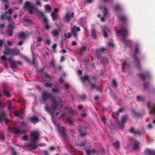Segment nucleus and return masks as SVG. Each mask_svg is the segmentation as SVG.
I'll return each mask as SVG.
<instances>
[{
	"mask_svg": "<svg viewBox=\"0 0 155 155\" xmlns=\"http://www.w3.org/2000/svg\"><path fill=\"white\" fill-rule=\"evenodd\" d=\"M42 97L43 102H45L48 99H50L53 101V104L51 107H49L46 103H45V110L51 114H54L56 109L59 110L62 107L63 101L61 99L53 96L51 94L46 91L42 93Z\"/></svg>",
	"mask_w": 155,
	"mask_h": 155,
	"instance_id": "1",
	"label": "nucleus"
},
{
	"mask_svg": "<svg viewBox=\"0 0 155 155\" xmlns=\"http://www.w3.org/2000/svg\"><path fill=\"white\" fill-rule=\"evenodd\" d=\"M31 140L26 146L31 148L32 149H35L37 148L38 145L36 142L39 137V133L38 131H33L31 133Z\"/></svg>",
	"mask_w": 155,
	"mask_h": 155,
	"instance_id": "2",
	"label": "nucleus"
},
{
	"mask_svg": "<svg viewBox=\"0 0 155 155\" xmlns=\"http://www.w3.org/2000/svg\"><path fill=\"white\" fill-rule=\"evenodd\" d=\"M116 32L117 35L121 34L122 36V39L126 45L130 46L131 44V41L130 40L127 39L126 38L128 35L127 30L124 28H122L120 29L116 30Z\"/></svg>",
	"mask_w": 155,
	"mask_h": 155,
	"instance_id": "3",
	"label": "nucleus"
},
{
	"mask_svg": "<svg viewBox=\"0 0 155 155\" xmlns=\"http://www.w3.org/2000/svg\"><path fill=\"white\" fill-rule=\"evenodd\" d=\"M81 81L83 83H84L86 81H87L91 86V88L92 89H95L96 91L99 90V88L97 87L95 84H92L91 82L89 80V78L88 75H84L81 77Z\"/></svg>",
	"mask_w": 155,
	"mask_h": 155,
	"instance_id": "4",
	"label": "nucleus"
},
{
	"mask_svg": "<svg viewBox=\"0 0 155 155\" xmlns=\"http://www.w3.org/2000/svg\"><path fill=\"white\" fill-rule=\"evenodd\" d=\"M34 8V5L29 1L25 2L24 6V8L27 9L28 13L31 15L33 14Z\"/></svg>",
	"mask_w": 155,
	"mask_h": 155,
	"instance_id": "5",
	"label": "nucleus"
},
{
	"mask_svg": "<svg viewBox=\"0 0 155 155\" xmlns=\"http://www.w3.org/2000/svg\"><path fill=\"white\" fill-rule=\"evenodd\" d=\"M8 131L11 133L15 134L18 135L21 134L23 133L26 134V132L25 131H22L15 127H8Z\"/></svg>",
	"mask_w": 155,
	"mask_h": 155,
	"instance_id": "6",
	"label": "nucleus"
},
{
	"mask_svg": "<svg viewBox=\"0 0 155 155\" xmlns=\"http://www.w3.org/2000/svg\"><path fill=\"white\" fill-rule=\"evenodd\" d=\"M139 52V48L137 46H135L134 48V52L135 54L134 55V62L136 64V67L138 68H140V61L137 57L136 56L135 54H138Z\"/></svg>",
	"mask_w": 155,
	"mask_h": 155,
	"instance_id": "7",
	"label": "nucleus"
},
{
	"mask_svg": "<svg viewBox=\"0 0 155 155\" xmlns=\"http://www.w3.org/2000/svg\"><path fill=\"white\" fill-rule=\"evenodd\" d=\"M80 31V29L79 27H76L75 26L71 28V34L76 39H77L78 37V34L76 31Z\"/></svg>",
	"mask_w": 155,
	"mask_h": 155,
	"instance_id": "8",
	"label": "nucleus"
},
{
	"mask_svg": "<svg viewBox=\"0 0 155 155\" xmlns=\"http://www.w3.org/2000/svg\"><path fill=\"white\" fill-rule=\"evenodd\" d=\"M74 12H72L71 14L70 12H67L64 17V19L65 22L69 23L71 20V18L74 17Z\"/></svg>",
	"mask_w": 155,
	"mask_h": 155,
	"instance_id": "9",
	"label": "nucleus"
},
{
	"mask_svg": "<svg viewBox=\"0 0 155 155\" xmlns=\"http://www.w3.org/2000/svg\"><path fill=\"white\" fill-rule=\"evenodd\" d=\"M127 115H125L123 116L122 117V119L121 122L118 121V125L120 126V127L123 129L124 127V123L127 121Z\"/></svg>",
	"mask_w": 155,
	"mask_h": 155,
	"instance_id": "10",
	"label": "nucleus"
},
{
	"mask_svg": "<svg viewBox=\"0 0 155 155\" xmlns=\"http://www.w3.org/2000/svg\"><path fill=\"white\" fill-rule=\"evenodd\" d=\"M129 132L132 134H134L135 135H138V136H140L141 135H143L144 133V132L143 131L140 132L139 131H136L132 127L129 130Z\"/></svg>",
	"mask_w": 155,
	"mask_h": 155,
	"instance_id": "11",
	"label": "nucleus"
},
{
	"mask_svg": "<svg viewBox=\"0 0 155 155\" xmlns=\"http://www.w3.org/2000/svg\"><path fill=\"white\" fill-rule=\"evenodd\" d=\"M30 34L28 32H21L19 33V37L21 39H25L26 37L30 35Z\"/></svg>",
	"mask_w": 155,
	"mask_h": 155,
	"instance_id": "12",
	"label": "nucleus"
},
{
	"mask_svg": "<svg viewBox=\"0 0 155 155\" xmlns=\"http://www.w3.org/2000/svg\"><path fill=\"white\" fill-rule=\"evenodd\" d=\"M13 11L12 9L11 8L9 9L8 10L5 12L4 14H2L0 17V19L3 20L5 19V18L6 17V15L7 14H8L9 15H11L12 14Z\"/></svg>",
	"mask_w": 155,
	"mask_h": 155,
	"instance_id": "13",
	"label": "nucleus"
},
{
	"mask_svg": "<svg viewBox=\"0 0 155 155\" xmlns=\"http://www.w3.org/2000/svg\"><path fill=\"white\" fill-rule=\"evenodd\" d=\"M138 76L142 80L145 81L146 77H150V74L148 72H147L145 74H138Z\"/></svg>",
	"mask_w": 155,
	"mask_h": 155,
	"instance_id": "14",
	"label": "nucleus"
},
{
	"mask_svg": "<svg viewBox=\"0 0 155 155\" xmlns=\"http://www.w3.org/2000/svg\"><path fill=\"white\" fill-rule=\"evenodd\" d=\"M144 154L145 155H155V151L147 149L144 151Z\"/></svg>",
	"mask_w": 155,
	"mask_h": 155,
	"instance_id": "15",
	"label": "nucleus"
},
{
	"mask_svg": "<svg viewBox=\"0 0 155 155\" xmlns=\"http://www.w3.org/2000/svg\"><path fill=\"white\" fill-rule=\"evenodd\" d=\"M28 120L30 121L31 122L35 124L37 123L39 121V119L36 116L32 117H29L28 119Z\"/></svg>",
	"mask_w": 155,
	"mask_h": 155,
	"instance_id": "16",
	"label": "nucleus"
},
{
	"mask_svg": "<svg viewBox=\"0 0 155 155\" xmlns=\"http://www.w3.org/2000/svg\"><path fill=\"white\" fill-rule=\"evenodd\" d=\"M86 46H83L79 49L78 51V53L80 55H82L84 53L86 52Z\"/></svg>",
	"mask_w": 155,
	"mask_h": 155,
	"instance_id": "17",
	"label": "nucleus"
},
{
	"mask_svg": "<svg viewBox=\"0 0 155 155\" xmlns=\"http://www.w3.org/2000/svg\"><path fill=\"white\" fill-rule=\"evenodd\" d=\"M9 62L10 64V67L12 68H14L17 67V65L16 62L12 61L11 58L9 59Z\"/></svg>",
	"mask_w": 155,
	"mask_h": 155,
	"instance_id": "18",
	"label": "nucleus"
},
{
	"mask_svg": "<svg viewBox=\"0 0 155 155\" xmlns=\"http://www.w3.org/2000/svg\"><path fill=\"white\" fill-rule=\"evenodd\" d=\"M60 28L58 29H54L51 32V34L54 37H57L59 35V31Z\"/></svg>",
	"mask_w": 155,
	"mask_h": 155,
	"instance_id": "19",
	"label": "nucleus"
},
{
	"mask_svg": "<svg viewBox=\"0 0 155 155\" xmlns=\"http://www.w3.org/2000/svg\"><path fill=\"white\" fill-rule=\"evenodd\" d=\"M139 145V143L136 140H134V143L133 146V149L134 150H137Z\"/></svg>",
	"mask_w": 155,
	"mask_h": 155,
	"instance_id": "20",
	"label": "nucleus"
},
{
	"mask_svg": "<svg viewBox=\"0 0 155 155\" xmlns=\"http://www.w3.org/2000/svg\"><path fill=\"white\" fill-rule=\"evenodd\" d=\"M43 22L44 23L45 25V28L46 30H48L50 26L48 24V21L46 18H44L43 20Z\"/></svg>",
	"mask_w": 155,
	"mask_h": 155,
	"instance_id": "21",
	"label": "nucleus"
},
{
	"mask_svg": "<svg viewBox=\"0 0 155 155\" xmlns=\"http://www.w3.org/2000/svg\"><path fill=\"white\" fill-rule=\"evenodd\" d=\"M86 152L87 153V155H91L93 154H94L95 151V150L94 149H93L91 150H90L86 148H85Z\"/></svg>",
	"mask_w": 155,
	"mask_h": 155,
	"instance_id": "22",
	"label": "nucleus"
},
{
	"mask_svg": "<svg viewBox=\"0 0 155 155\" xmlns=\"http://www.w3.org/2000/svg\"><path fill=\"white\" fill-rule=\"evenodd\" d=\"M12 49L10 48H5L3 52L5 54H12Z\"/></svg>",
	"mask_w": 155,
	"mask_h": 155,
	"instance_id": "23",
	"label": "nucleus"
},
{
	"mask_svg": "<svg viewBox=\"0 0 155 155\" xmlns=\"http://www.w3.org/2000/svg\"><path fill=\"white\" fill-rule=\"evenodd\" d=\"M97 77L95 76H92L89 79L92 84H95L96 85Z\"/></svg>",
	"mask_w": 155,
	"mask_h": 155,
	"instance_id": "24",
	"label": "nucleus"
},
{
	"mask_svg": "<svg viewBox=\"0 0 155 155\" xmlns=\"http://www.w3.org/2000/svg\"><path fill=\"white\" fill-rule=\"evenodd\" d=\"M13 31L14 30L8 29L6 31V33L8 36L12 37L13 35Z\"/></svg>",
	"mask_w": 155,
	"mask_h": 155,
	"instance_id": "25",
	"label": "nucleus"
},
{
	"mask_svg": "<svg viewBox=\"0 0 155 155\" xmlns=\"http://www.w3.org/2000/svg\"><path fill=\"white\" fill-rule=\"evenodd\" d=\"M58 130L60 135H61L62 137L66 138L67 137L66 134L62 131L60 127H59Z\"/></svg>",
	"mask_w": 155,
	"mask_h": 155,
	"instance_id": "26",
	"label": "nucleus"
},
{
	"mask_svg": "<svg viewBox=\"0 0 155 155\" xmlns=\"http://www.w3.org/2000/svg\"><path fill=\"white\" fill-rule=\"evenodd\" d=\"M51 15L54 21L57 20L58 17V15L54 12H52L51 14Z\"/></svg>",
	"mask_w": 155,
	"mask_h": 155,
	"instance_id": "27",
	"label": "nucleus"
},
{
	"mask_svg": "<svg viewBox=\"0 0 155 155\" xmlns=\"http://www.w3.org/2000/svg\"><path fill=\"white\" fill-rule=\"evenodd\" d=\"M91 35L92 38L94 39H96V31L94 29L92 30Z\"/></svg>",
	"mask_w": 155,
	"mask_h": 155,
	"instance_id": "28",
	"label": "nucleus"
},
{
	"mask_svg": "<svg viewBox=\"0 0 155 155\" xmlns=\"http://www.w3.org/2000/svg\"><path fill=\"white\" fill-rule=\"evenodd\" d=\"M12 54L13 55H19L20 54V51L16 49H12Z\"/></svg>",
	"mask_w": 155,
	"mask_h": 155,
	"instance_id": "29",
	"label": "nucleus"
},
{
	"mask_svg": "<svg viewBox=\"0 0 155 155\" xmlns=\"http://www.w3.org/2000/svg\"><path fill=\"white\" fill-rule=\"evenodd\" d=\"M113 145L117 149L120 148V144L119 141H116L113 143Z\"/></svg>",
	"mask_w": 155,
	"mask_h": 155,
	"instance_id": "30",
	"label": "nucleus"
},
{
	"mask_svg": "<svg viewBox=\"0 0 155 155\" xmlns=\"http://www.w3.org/2000/svg\"><path fill=\"white\" fill-rule=\"evenodd\" d=\"M105 50V49H104V48H100V49H98V50H96V53H97V57L98 58L100 56V54L98 53V51L101 52H103Z\"/></svg>",
	"mask_w": 155,
	"mask_h": 155,
	"instance_id": "31",
	"label": "nucleus"
},
{
	"mask_svg": "<svg viewBox=\"0 0 155 155\" xmlns=\"http://www.w3.org/2000/svg\"><path fill=\"white\" fill-rule=\"evenodd\" d=\"M114 9L116 11H119L121 10V8L120 5H116L114 6Z\"/></svg>",
	"mask_w": 155,
	"mask_h": 155,
	"instance_id": "32",
	"label": "nucleus"
},
{
	"mask_svg": "<svg viewBox=\"0 0 155 155\" xmlns=\"http://www.w3.org/2000/svg\"><path fill=\"white\" fill-rule=\"evenodd\" d=\"M119 18L120 21L121 22H124L126 20V17L124 16H119Z\"/></svg>",
	"mask_w": 155,
	"mask_h": 155,
	"instance_id": "33",
	"label": "nucleus"
},
{
	"mask_svg": "<svg viewBox=\"0 0 155 155\" xmlns=\"http://www.w3.org/2000/svg\"><path fill=\"white\" fill-rule=\"evenodd\" d=\"M137 100L139 102L143 101L145 100V98L142 96H137Z\"/></svg>",
	"mask_w": 155,
	"mask_h": 155,
	"instance_id": "34",
	"label": "nucleus"
},
{
	"mask_svg": "<svg viewBox=\"0 0 155 155\" xmlns=\"http://www.w3.org/2000/svg\"><path fill=\"white\" fill-rule=\"evenodd\" d=\"M85 128L82 126H80L79 128V131L80 133H81L82 132H84L85 130Z\"/></svg>",
	"mask_w": 155,
	"mask_h": 155,
	"instance_id": "35",
	"label": "nucleus"
},
{
	"mask_svg": "<svg viewBox=\"0 0 155 155\" xmlns=\"http://www.w3.org/2000/svg\"><path fill=\"white\" fill-rule=\"evenodd\" d=\"M52 92L54 93H57L60 92L59 89L57 88H52Z\"/></svg>",
	"mask_w": 155,
	"mask_h": 155,
	"instance_id": "36",
	"label": "nucleus"
},
{
	"mask_svg": "<svg viewBox=\"0 0 155 155\" xmlns=\"http://www.w3.org/2000/svg\"><path fill=\"white\" fill-rule=\"evenodd\" d=\"M7 104L8 106V108L9 109H11L12 108L11 106L12 103L10 101H7Z\"/></svg>",
	"mask_w": 155,
	"mask_h": 155,
	"instance_id": "37",
	"label": "nucleus"
},
{
	"mask_svg": "<svg viewBox=\"0 0 155 155\" xmlns=\"http://www.w3.org/2000/svg\"><path fill=\"white\" fill-rule=\"evenodd\" d=\"M112 84V85L114 87H117V83L116 81L115 80V79H113V80Z\"/></svg>",
	"mask_w": 155,
	"mask_h": 155,
	"instance_id": "38",
	"label": "nucleus"
},
{
	"mask_svg": "<svg viewBox=\"0 0 155 155\" xmlns=\"http://www.w3.org/2000/svg\"><path fill=\"white\" fill-rule=\"evenodd\" d=\"M8 27L9 28V29H12L14 30V26L13 24L10 23L8 25Z\"/></svg>",
	"mask_w": 155,
	"mask_h": 155,
	"instance_id": "39",
	"label": "nucleus"
},
{
	"mask_svg": "<svg viewBox=\"0 0 155 155\" xmlns=\"http://www.w3.org/2000/svg\"><path fill=\"white\" fill-rule=\"evenodd\" d=\"M44 85L45 86L47 87H51L52 86L51 84L48 83H45Z\"/></svg>",
	"mask_w": 155,
	"mask_h": 155,
	"instance_id": "40",
	"label": "nucleus"
},
{
	"mask_svg": "<svg viewBox=\"0 0 155 155\" xmlns=\"http://www.w3.org/2000/svg\"><path fill=\"white\" fill-rule=\"evenodd\" d=\"M103 11L104 13V17H106L107 13V8L105 7L104 8V9L103 10Z\"/></svg>",
	"mask_w": 155,
	"mask_h": 155,
	"instance_id": "41",
	"label": "nucleus"
},
{
	"mask_svg": "<svg viewBox=\"0 0 155 155\" xmlns=\"http://www.w3.org/2000/svg\"><path fill=\"white\" fill-rule=\"evenodd\" d=\"M13 113L14 115L16 117H18L19 116V113L17 110H14Z\"/></svg>",
	"mask_w": 155,
	"mask_h": 155,
	"instance_id": "42",
	"label": "nucleus"
},
{
	"mask_svg": "<svg viewBox=\"0 0 155 155\" xmlns=\"http://www.w3.org/2000/svg\"><path fill=\"white\" fill-rule=\"evenodd\" d=\"M4 95L6 97H11V94L9 92L4 91Z\"/></svg>",
	"mask_w": 155,
	"mask_h": 155,
	"instance_id": "43",
	"label": "nucleus"
},
{
	"mask_svg": "<svg viewBox=\"0 0 155 155\" xmlns=\"http://www.w3.org/2000/svg\"><path fill=\"white\" fill-rule=\"evenodd\" d=\"M42 76L46 78H50L51 77V76L48 74L45 73H43V74L42 75Z\"/></svg>",
	"mask_w": 155,
	"mask_h": 155,
	"instance_id": "44",
	"label": "nucleus"
},
{
	"mask_svg": "<svg viewBox=\"0 0 155 155\" xmlns=\"http://www.w3.org/2000/svg\"><path fill=\"white\" fill-rule=\"evenodd\" d=\"M64 35L65 37L68 38H70L71 37V34L70 32L68 33L67 34H64Z\"/></svg>",
	"mask_w": 155,
	"mask_h": 155,
	"instance_id": "45",
	"label": "nucleus"
},
{
	"mask_svg": "<svg viewBox=\"0 0 155 155\" xmlns=\"http://www.w3.org/2000/svg\"><path fill=\"white\" fill-rule=\"evenodd\" d=\"M45 9L47 11H50L51 10V6L48 5H46L45 6Z\"/></svg>",
	"mask_w": 155,
	"mask_h": 155,
	"instance_id": "46",
	"label": "nucleus"
},
{
	"mask_svg": "<svg viewBox=\"0 0 155 155\" xmlns=\"http://www.w3.org/2000/svg\"><path fill=\"white\" fill-rule=\"evenodd\" d=\"M103 32H109V30L108 28L105 26L103 28Z\"/></svg>",
	"mask_w": 155,
	"mask_h": 155,
	"instance_id": "47",
	"label": "nucleus"
},
{
	"mask_svg": "<svg viewBox=\"0 0 155 155\" xmlns=\"http://www.w3.org/2000/svg\"><path fill=\"white\" fill-rule=\"evenodd\" d=\"M57 47V45L56 44H54L52 47V49L53 50V51L54 52H56V48Z\"/></svg>",
	"mask_w": 155,
	"mask_h": 155,
	"instance_id": "48",
	"label": "nucleus"
},
{
	"mask_svg": "<svg viewBox=\"0 0 155 155\" xmlns=\"http://www.w3.org/2000/svg\"><path fill=\"white\" fill-rule=\"evenodd\" d=\"M66 120H67V122L69 123V125H73V121L71 120L69 118H67L66 119Z\"/></svg>",
	"mask_w": 155,
	"mask_h": 155,
	"instance_id": "49",
	"label": "nucleus"
},
{
	"mask_svg": "<svg viewBox=\"0 0 155 155\" xmlns=\"http://www.w3.org/2000/svg\"><path fill=\"white\" fill-rule=\"evenodd\" d=\"M133 113L135 116H139L140 115V114L138 112H136L134 110H133L132 111Z\"/></svg>",
	"mask_w": 155,
	"mask_h": 155,
	"instance_id": "50",
	"label": "nucleus"
},
{
	"mask_svg": "<svg viewBox=\"0 0 155 155\" xmlns=\"http://www.w3.org/2000/svg\"><path fill=\"white\" fill-rule=\"evenodd\" d=\"M11 150H12V153L13 155H17L16 152L15 150L13 147L11 148Z\"/></svg>",
	"mask_w": 155,
	"mask_h": 155,
	"instance_id": "51",
	"label": "nucleus"
},
{
	"mask_svg": "<svg viewBox=\"0 0 155 155\" xmlns=\"http://www.w3.org/2000/svg\"><path fill=\"white\" fill-rule=\"evenodd\" d=\"M80 97L82 100H84L86 98L85 94H83Z\"/></svg>",
	"mask_w": 155,
	"mask_h": 155,
	"instance_id": "52",
	"label": "nucleus"
},
{
	"mask_svg": "<svg viewBox=\"0 0 155 155\" xmlns=\"http://www.w3.org/2000/svg\"><path fill=\"white\" fill-rule=\"evenodd\" d=\"M37 41L39 42H41L43 41V39L41 37H37Z\"/></svg>",
	"mask_w": 155,
	"mask_h": 155,
	"instance_id": "53",
	"label": "nucleus"
},
{
	"mask_svg": "<svg viewBox=\"0 0 155 155\" xmlns=\"http://www.w3.org/2000/svg\"><path fill=\"white\" fill-rule=\"evenodd\" d=\"M122 111V110L121 109H119L118 111H117L116 113V115L117 116H118L120 114V112H121Z\"/></svg>",
	"mask_w": 155,
	"mask_h": 155,
	"instance_id": "54",
	"label": "nucleus"
},
{
	"mask_svg": "<svg viewBox=\"0 0 155 155\" xmlns=\"http://www.w3.org/2000/svg\"><path fill=\"white\" fill-rule=\"evenodd\" d=\"M39 15L41 18H43V19L44 18H45L44 17V13L42 12H39Z\"/></svg>",
	"mask_w": 155,
	"mask_h": 155,
	"instance_id": "55",
	"label": "nucleus"
},
{
	"mask_svg": "<svg viewBox=\"0 0 155 155\" xmlns=\"http://www.w3.org/2000/svg\"><path fill=\"white\" fill-rule=\"evenodd\" d=\"M1 59L3 61H5L6 60L7 58L6 57L5 55H3L1 56Z\"/></svg>",
	"mask_w": 155,
	"mask_h": 155,
	"instance_id": "56",
	"label": "nucleus"
},
{
	"mask_svg": "<svg viewBox=\"0 0 155 155\" xmlns=\"http://www.w3.org/2000/svg\"><path fill=\"white\" fill-rule=\"evenodd\" d=\"M68 113L71 115H73L74 114V111L72 110V109H70L68 110Z\"/></svg>",
	"mask_w": 155,
	"mask_h": 155,
	"instance_id": "57",
	"label": "nucleus"
},
{
	"mask_svg": "<svg viewBox=\"0 0 155 155\" xmlns=\"http://www.w3.org/2000/svg\"><path fill=\"white\" fill-rule=\"evenodd\" d=\"M103 63H107L108 61V60L107 58H103Z\"/></svg>",
	"mask_w": 155,
	"mask_h": 155,
	"instance_id": "58",
	"label": "nucleus"
},
{
	"mask_svg": "<svg viewBox=\"0 0 155 155\" xmlns=\"http://www.w3.org/2000/svg\"><path fill=\"white\" fill-rule=\"evenodd\" d=\"M59 11V9L58 8H55L54 9V13H58Z\"/></svg>",
	"mask_w": 155,
	"mask_h": 155,
	"instance_id": "59",
	"label": "nucleus"
},
{
	"mask_svg": "<svg viewBox=\"0 0 155 155\" xmlns=\"http://www.w3.org/2000/svg\"><path fill=\"white\" fill-rule=\"evenodd\" d=\"M148 84V83H145L143 85V88L146 89L147 88Z\"/></svg>",
	"mask_w": 155,
	"mask_h": 155,
	"instance_id": "60",
	"label": "nucleus"
},
{
	"mask_svg": "<svg viewBox=\"0 0 155 155\" xmlns=\"http://www.w3.org/2000/svg\"><path fill=\"white\" fill-rule=\"evenodd\" d=\"M32 58H33V60H32V64H35V60L34 57V55L32 56Z\"/></svg>",
	"mask_w": 155,
	"mask_h": 155,
	"instance_id": "61",
	"label": "nucleus"
},
{
	"mask_svg": "<svg viewBox=\"0 0 155 155\" xmlns=\"http://www.w3.org/2000/svg\"><path fill=\"white\" fill-rule=\"evenodd\" d=\"M36 4V5H41V3L40 0H37Z\"/></svg>",
	"mask_w": 155,
	"mask_h": 155,
	"instance_id": "62",
	"label": "nucleus"
},
{
	"mask_svg": "<svg viewBox=\"0 0 155 155\" xmlns=\"http://www.w3.org/2000/svg\"><path fill=\"white\" fill-rule=\"evenodd\" d=\"M0 139L2 140H5V138L4 135H2L0 137Z\"/></svg>",
	"mask_w": 155,
	"mask_h": 155,
	"instance_id": "63",
	"label": "nucleus"
},
{
	"mask_svg": "<svg viewBox=\"0 0 155 155\" xmlns=\"http://www.w3.org/2000/svg\"><path fill=\"white\" fill-rule=\"evenodd\" d=\"M22 139L25 141L27 140H28V137L27 135H25L23 136Z\"/></svg>",
	"mask_w": 155,
	"mask_h": 155,
	"instance_id": "64",
	"label": "nucleus"
}]
</instances>
